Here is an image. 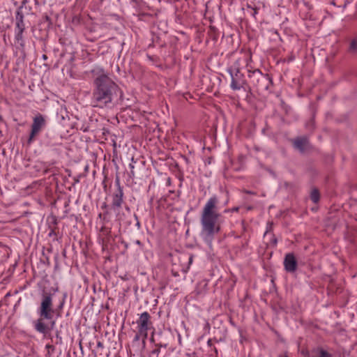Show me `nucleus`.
Masks as SVG:
<instances>
[{"instance_id": "nucleus-1", "label": "nucleus", "mask_w": 357, "mask_h": 357, "mask_svg": "<svg viewBox=\"0 0 357 357\" xmlns=\"http://www.w3.org/2000/svg\"><path fill=\"white\" fill-rule=\"evenodd\" d=\"M91 72L94 77V89L91 97L93 107H108L116 97L122 96V91L119 86L102 67L96 66Z\"/></svg>"}, {"instance_id": "nucleus-2", "label": "nucleus", "mask_w": 357, "mask_h": 357, "mask_svg": "<svg viewBox=\"0 0 357 357\" xmlns=\"http://www.w3.org/2000/svg\"><path fill=\"white\" fill-rule=\"evenodd\" d=\"M218 199L215 195L211 197L204 206L200 218L202 226L200 236L209 249L212 248L214 236L220 229V226L217 224L220 217L218 211Z\"/></svg>"}, {"instance_id": "nucleus-3", "label": "nucleus", "mask_w": 357, "mask_h": 357, "mask_svg": "<svg viewBox=\"0 0 357 357\" xmlns=\"http://www.w3.org/2000/svg\"><path fill=\"white\" fill-rule=\"evenodd\" d=\"M38 315L44 319L51 320L54 314L52 295L45 294L42 296L40 306L37 309Z\"/></svg>"}, {"instance_id": "nucleus-4", "label": "nucleus", "mask_w": 357, "mask_h": 357, "mask_svg": "<svg viewBox=\"0 0 357 357\" xmlns=\"http://www.w3.org/2000/svg\"><path fill=\"white\" fill-rule=\"evenodd\" d=\"M227 72L231 77V88L234 91H238L243 87L245 80L238 68L230 67Z\"/></svg>"}, {"instance_id": "nucleus-5", "label": "nucleus", "mask_w": 357, "mask_h": 357, "mask_svg": "<svg viewBox=\"0 0 357 357\" xmlns=\"http://www.w3.org/2000/svg\"><path fill=\"white\" fill-rule=\"evenodd\" d=\"M150 319V314L147 312H144L140 314L137 321L139 333L143 335L144 339L147 338L148 331L151 328L152 325Z\"/></svg>"}, {"instance_id": "nucleus-6", "label": "nucleus", "mask_w": 357, "mask_h": 357, "mask_svg": "<svg viewBox=\"0 0 357 357\" xmlns=\"http://www.w3.org/2000/svg\"><path fill=\"white\" fill-rule=\"evenodd\" d=\"M45 124L46 121L43 115L39 114L33 118L31 133L28 139L29 143H31L34 137L42 131Z\"/></svg>"}, {"instance_id": "nucleus-7", "label": "nucleus", "mask_w": 357, "mask_h": 357, "mask_svg": "<svg viewBox=\"0 0 357 357\" xmlns=\"http://www.w3.org/2000/svg\"><path fill=\"white\" fill-rule=\"evenodd\" d=\"M284 269L289 273H293L296 270L297 261L292 253H289L285 255L284 260Z\"/></svg>"}, {"instance_id": "nucleus-8", "label": "nucleus", "mask_w": 357, "mask_h": 357, "mask_svg": "<svg viewBox=\"0 0 357 357\" xmlns=\"http://www.w3.org/2000/svg\"><path fill=\"white\" fill-rule=\"evenodd\" d=\"M123 192L121 187L119 185L118 192L113 195L112 207L114 211L120 208L123 204Z\"/></svg>"}, {"instance_id": "nucleus-9", "label": "nucleus", "mask_w": 357, "mask_h": 357, "mask_svg": "<svg viewBox=\"0 0 357 357\" xmlns=\"http://www.w3.org/2000/svg\"><path fill=\"white\" fill-rule=\"evenodd\" d=\"M15 31H24L25 25L24 23V15L20 9H18L15 13Z\"/></svg>"}, {"instance_id": "nucleus-10", "label": "nucleus", "mask_w": 357, "mask_h": 357, "mask_svg": "<svg viewBox=\"0 0 357 357\" xmlns=\"http://www.w3.org/2000/svg\"><path fill=\"white\" fill-rule=\"evenodd\" d=\"M43 318L38 319L34 322V328L40 333L46 334L49 330L48 326L43 322Z\"/></svg>"}, {"instance_id": "nucleus-11", "label": "nucleus", "mask_w": 357, "mask_h": 357, "mask_svg": "<svg viewBox=\"0 0 357 357\" xmlns=\"http://www.w3.org/2000/svg\"><path fill=\"white\" fill-rule=\"evenodd\" d=\"M308 146V140L306 137H299L294 140V146L303 152Z\"/></svg>"}, {"instance_id": "nucleus-12", "label": "nucleus", "mask_w": 357, "mask_h": 357, "mask_svg": "<svg viewBox=\"0 0 357 357\" xmlns=\"http://www.w3.org/2000/svg\"><path fill=\"white\" fill-rule=\"evenodd\" d=\"M24 31H15V43L21 48H24L25 43L23 38Z\"/></svg>"}, {"instance_id": "nucleus-13", "label": "nucleus", "mask_w": 357, "mask_h": 357, "mask_svg": "<svg viewBox=\"0 0 357 357\" xmlns=\"http://www.w3.org/2000/svg\"><path fill=\"white\" fill-rule=\"evenodd\" d=\"M207 283L206 282H202L198 284V287L195 289L196 294L197 295H202L206 292Z\"/></svg>"}, {"instance_id": "nucleus-14", "label": "nucleus", "mask_w": 357, "mask_h": 357, "mask_svg": "<svg viewBox=\"0 0 357 357\" xmlns=\"http://www.w3.org/2000/svg\"><path fill=\"white\" fill-rule=\"evenodd\" d=\"M310 198L314 203H317L319 199V193L317 190H313L310 195Z\"/></svg>"}, {"instance_id": "nucleus-15", "label": "nucleus", "mask_w": 357, "mask_h": 357, "mask_svg": "<svg viewBox=\"0 0 357 357\" xmlns=\"http://www.w3.org/2000/svg\"><path fill=\"white\" fill-rule=\"evenodd\" d=\"M349 51L352 53L357 52V40L356 39H354L351 41Z\"/></svg>"}, {"instance_id": "nucleus-16", "label": "nucleus", "mask_w": 357, "mask_h": 357, "mask_svg": "<svg viewBox=\"0 0 357 357\" xmlns=\"http://www.w3.org/2000/svg\"><path fill=\"white\" fill-rule=\"evenodd\" d=\"M314 357H331V355L326 351L320 349L318 356Z\"/></svg>"}, {"instance_id": "nucleus-17", "label": "nucleus", "mask_w": 357, "mask_h": 357, "mask_svg": "<svg viewBox=\"0 0 357 357\" xmlns=\"http://www.w3.org/2000/svg\"><path fill=\"white\" fill-rule=\"evenodd\" d=\"M129 168L130 169V173H131L132 174H134V171H133V169H135V166H134V165H133V164H132V163H130V164L129 165Z\"/></svg>"}, {"instance_id": "nucleus-18", "label": "nucleus", "mask_w": 357, "mask_h": 357, "mask_svg": "<svg viewBox=\"0 0 357 357\" xmlns=\"http://www.w3.org/2000/svg\"><path fill=\"white\" fill-rule=\"evenodd\" d=\"M45 347H46V349H49V350H50V349H51V350H54V346H53V345H52V344H47V345L45 346Z\"/></svg>"}, {"instance_id": "nucleus-19", "label": "nucleus", "mask_w": 357, "mask_h": 357, "mask_svg": "<svg viewBox=\"0 0 357 357\" xmlns=\"http://www.w3.org/2000/svg\"><path fill=\"white\" fill-rule=\"evenodd\" d=\"M28 2V0H22V6L19 9H22L23 6H24Z\"/></svg>"}, {"instance_id": "nucleus-20", "label": "nucleus", "mask_w": 357, "mask_h": 357, "mask_svg": "<svg viewBox=\"0 0 357 357\" xmlns=\"http://www.w3.org/2000/svg\"><path fill=\"white\" fill-rule=\"evenodd\" d=\"M257 14V10H255H255H253V12H252V15L253 17H255V15H256Z\"/></svg>"}, {"instance_id": "nucleus-21", "label": "nucleus", "mask_w": 357, "mask_h": 357, "mask_svg": "<svg viewBox=\"0 0 357 357\" xmlns=\"http://www.w3.org/2000/svg\"><path fill=\"white\" fill-rule=\"evenodd\" d=\"M254 73H257V74H259L260 76H261V75H262V74H261V71H260L259 70H257L254 71Z\"/></svg>"}, {"instance_id": "nucleus-22", "label": "nucleus", "mask_w": 357, "mask_h": 357, "mask_svg": "<svg viewBox=\"0 0 357 357\" xmlns=\"http://www.w3.org/2000/svg\"><path fill=\"white\" fill-rule=\"evenodd\" d=\"M116 218H117V219H118L119 220H122V218H121V215H120L119 213H118V214L116 215Z\"/></svg>"}, {"instance_id": "nucleus-23", "label": "nucleus", "mask_w": 357, "mask_h": 357, "mask_svg": "<svg viewBox=\"0 0 357 357\" xmlns=\"http://www.w3.org/2000/svg\"><path fill=\"white\" fill-rule=\"evenodd\" d=\"M271 225H272L271 223H268V225H267V230L271 228Z\"/></svg>"}, {"instance_id": "nucleus-24", "label": "nucleus", "mask_w": 357, "mask_h": 357, "mask_svg": "<svg viewBox=\"0 0 357 357\" xmlns=\"http://www.w3.org/2000/svg\"><path fill=\"white\" fill-rule=\"evenodd\" d=\"M139 339V337L138 335H135V340H138Z\"/></svg>"}, {"instance_id": "nucleus-25", "label": "nucleus", "mask_w": 357, "mask_h": 357, "mask_svg": "<svg viewBox=\"0 0 357 357\" xmlns=\"http://www.w3.org/2000/svg\"><path fill=\"white\" fill-rule=\"evenodd\" d=\"M54 324H55V321H52V324H51L52 327H53L54 326Z\"/></svg>"}, {"instance_id": "nucleus-26", "label": "nucleus", "mask_w": 357, "mask_h": 357, "mask_svg": "<svg viewBox=\"0 0 357 357\" xmlns=\"http://www.w3.org/2000/svg\"><path fill=\"white\" fill-rule=\"evenodd\" d=\"M98 347H102V343H101V342H98Z\"/></svg>"}, {"instance_id": "nucleus-27", "label": "nucleus", "mask_w": 357, "mask_h": 357, "mask_svg": "<svg viewBox=\"0 0 357 357\" xmlns=\"http://www.w3.org/2000/svg\"><path fill=\"white\" fill-rule=\"evenodd\" d=\"M43 59H46V56L45 55H43Z\"/></svg>"}, {"instance_id": "nucleus-28", "label": "nucleus", "mask_w": 357, "mask_h": 357, "mask_svg": "<svg viewBox=\"0 0 357 357\" xmlns=\"http://www.w3.org/2000/svg\"><path fill=\"white\" fill-rule=\"evenodd\" d=\"M280 357H287V356L286 355H284V356H281Z\"/></svg>"}]
</instances>
